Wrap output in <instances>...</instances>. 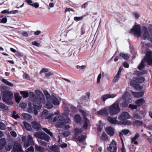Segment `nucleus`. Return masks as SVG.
<instances>
[{
  "mask_svg": "<svg viewBox=\"0 0 152 152\" xmlns=\"http://www.w3.org/2000/svg\"><path fill=\"white\" fill-rule=\"evenodd\" d=\"M130 33L134 34L137 37L142 36L144 39L150 38V40L152 42V30L150 31L149 33L145 27H142L141 30L139 25H135L132 29Z\"/></svg>",
  "mask_w": 152,
  "mask_h": 152,
  "instance_id": "f257e3e1",
  "label": "nucleus"
},
{
  "mask_svg": "<svg viewBox=\"0 0 152 152\" xmlns=\"http://www.w3.org/2000/svg\"><path fill=\"white\" fill-rule=\"evenodd\" d=\"M65 116V117L60 116L53 118L52 116L50 115L46 117L45 119H48V121L50 122H56L57 124L56 125V126L57 127L64 128L68 129L70 128V126L68 125H65L64 124L71 122V121L67 115Z\"/></svg>",
  "mask_w": 152,
  "mask_h": 152,
  "instance_id": "f03ea898",
  "label": "nucleus"
},
{
  "mask_svg": "<svg viewBox=\"0 0 152 152\" xmlns=\"http://www.w3.org/2000/svg\"><path fill=\"white\" fill-rule=\"evenodd\" d=\"M35 93L36 95L33 92H30V95L34 99L33 101L34 108L40 110L42 107L41 104L45 103V99L43 93L40 91L36 90Z\"/></svg>",
  "mask_w": 152,
  "mask_h": 152,
  "instance_id": "7ed1b4c3",
  "label": "nucleus"
},
{
  "mask_svg": "<svg viewBox=\"0 0 152 152\" xmlns=\"http://www.w3.org/2000/svg\"><path fill=\"white\" fill-rule=\"evenodd\" d=\"M145 62H147V64L150 65H152V52L148 51L147 52L146 56L142 60L138 69L140 70L142 69L145 67L144 63Z\"/></svg>",
  "mask_w": 152,
  "mask_h": 152,
  "instance_id": "20e7f679",
  "label": "nucleus"
},
{
  "mask_svg": "<svg viewBox=\"0 0 152 152\" xmlns=\"http://www.w3.org/2000/svg\"><path fill=\"white\" fill-rule=\"evenodd\" d=\"M3 96L2 99L4 102L9 104H12L13 102L11 99L13 97L12 92L6 90L3 92Z\"/></svg>",
  "mask_w": 152,
  "mask_h": 152,
  "instance_id": "39448f33",
  "label": "nucleus"
},
{
  "mask_svg": "<svg viewBox=\"0 0 152 152\" xmlns=\"http://www.w3.org/2000/svg\"><path fill=\"white\" fill-rule=\"evenodd\" d=\"M109 113L110 115H115L118 113L120 111L118 103L115 102L110 106L108 107Z\"/></svg>",
  "mask_w": 152,
  "mask_h": 152,
  "instance_id": "423d86ee",
  "label": "nucleus"
},
{
  "mask_svg": "<svg viewBox=\"0 0 152 152\" xmlns=\"http://www.w3.org/2000/svg\"><path fill=\"white\" fill-rule=\"evenodd\" d=\"M46 98L48 101L50 100L55 105H59L61 101V99L59 97L56 98L54 96H51L46 91H44Z\"/></svg>",
  "mask_w": 152,
  "mask_h": 152,
  "instance_id": "0eeeda50",
  "label": "nucleus"
},
{
  "mask_svg": "<svg viewBox=\"0 0 152 152\" xmlns=\"http://www.w3.org/2000/svg\"><path fill=\"white\" fill-rule=\"evenodd\" d=\"M130 94L127 92H125L123 94L122 98L124 102L122 103V106L124 107L127 106L128 104L130 102L129 101L130 100Z\"/></svg>",
  "mask_w": 152,
  "mask_h": 152,
  "instance_id": "6e6552de",
  "label": "nucleus"
},
{
  "mask_svg": "<svg viewBox=\"0 0 152 152\" xmlns=\"http://www.w3.org/2000/svg\"><path fill=\"white\" fill-rule=\"evenodd\" d=\"M26 137H23L22 138V140L24 142L23 145L25 148H27L30 145L34 144L33 139L31 135H28L27 137L28 141H25Z\"/></svg>",
  "mask_w": 152,
  "mask_h": 152,
  "instance_id": "1a4fd4ad",
  "label": "nucleus"
},
{
  "mask_svg": "<svg viewBox=\"0 0 152 152\" xmlns=\"http://www.w3.org/2000/svg\"><path fill=\"white\" fill-rule=\"evenodd\" d=\"M34 135L37 138L44 140L46 141H48L50 139V137L44 132H36L35 133Z\"/></svg>",
  "mask_w": 152,
  "mask_h": 152,
  "instance_id": "9d476101",
  "label": "nucleus"
},
{
  "mask_svg": "<svg viewBox=\"0 0 152 152\" xmlns=\"http://www.w3.org/2000/svg\"><path fill=\"white\" fill-rule=\"evenodd\" d=\"M131 117L129 114L127 112H122L118 117V119L120 121V123L125 120L129 119Z\"/></svg>",
  "mask_w": 152,
  "mask_h": 152,
  "instance_id": "9b49d317",
  "label": "nucleus"
},
{
  "mask_svg": "<svg viewBox=\"0 0 152 152\" xmlns=\"http://www.w3.org/2000/svg\"><path fill=\"white\" fill-rule=\"evenodd\" d=\"M136 79L135 78H134L133 79L131 80L130 82V85L133 87L134 88L138 90L142 89L143 88L142 87L137 84L138 82L137 81H136Z\"/></svg>",
  "mask_w": 152,
  "mask_h": 152,
  "instance_id": "f8f14e48",
  "label": "nucleus"
},
{
  "mask_svg": "<svg viewBox=\"0 0 152 152\" xmlns=\"http://www.w3.org/2000/svg\"><path fill=\"white\" fill-rule=\"evenodd\" d=\"M116 143L115 141L113 140L107 147V149L110 152H115L117 150Z\"/></svg>",
  "mask_w": 152,
  "mask_h": 152,
  "instance_id": "ddd939ff",
  "label": "nucleus"
},
{
  "mask_svg": "<svg viewBox=\"0 0 152 152\" xmlns=\"http://www.w3.org/2000/svg\"><path fill=\"white\" fill-rule=\"evenodd\" d=\"M117 96L116 93L102 95L101 97V100L103 101H105L106 99L110 98H113Z\"/></svg>",
  "mask_w": 152,
  "mask_h": 152,
  "instance_id": "4468645a",
  "label": "nucleus"
},
{
  "mask_svg": "<svg viewBox=\"0 0 152 152\" xmlns=\"http://www.w3.org/2000/svg\"><path fill=\"white\" fill-rule=\"evenodd\" d=\"M13 150L16 152H23L22 150V146L18 142H15L13 148Z\"/></svg>",
  "mask_w": 152,
  "mask_h": 152,
  "instance_id": "2eb2a0df",
  "label": "nucleus"
},
{
  "mask_svg": "<svg viewBox=\"0 0 152 152\" xmlns=\"http://www.w3.org/2000/svg\"><path fill=\"white\" fill-rule=\"evenodd\" d=\"M105 131L110 136H113L114 134V130L112 127L109 126L106 128Z\"/></svg>",
  "mask_w": 152,
  "mask_h": 152,
  "instance_id": "dca6fc26",
  "label": "nucleus"
},
{
  "mask_svg": "<svg viewBox=\"0 0 152 152\" xmlns=\"http://www.w3.org/2000/svg\"><path fill=\"white\" fill-rule=\"evenodd\" d=\"M97 114L108 116L110 114V113L107 110L106 108H104L98 112Z\"/></svg>",
  "mask_w": 152,
  "mask_h": 152,
  "instance_id": "f3484780",
  "label": "nucleus"
},
{
  "mask_svg": "<svg viewBox=\"0 0 152 152\" xmlns=\"http://www.w3.org/2000/svg\"><path fill=\"white\" fill-rule=\"evenodd\" d=\"M145 102V101L143 98H141L135 101V103L137 106V107H138L142 105Z\"/></svg>",
  "mask_w": 152,
  "mask_h": 152,
  "instance_id": "a211bd4d",
  "label": "nucleus"
},
{
  "mask_svg": "<svg viewBox=\"0 0 152 152\" xmlns=\"http://www.w3.org/2000/svg\"><path fill=\"white\" fill-rule=\"evenodd\" d=\"M71 132L68 131H66L63 133H60V135L58 136V137H59V143H60V142L62 136L67 137L69 136Z\"/></svg>",
  "mask_w": 152,
  "mask_h": 152,
  "instance_id": "6ab92c4d",
  "label": "nucleus"
},
{
  "mask_svg": "<svg viewBox=\"0 0 152 152\" xmlns=\"http://www.w3.org/2000/svg\"><path fill=\"white\" fill-rule=\"evenodd\" d=\"M108 121L110 123L113 124H118L120 123L119 122L116 120V118L109 117L108 118Z\"/></svg>",
  "mask_w": 152,
  "mask_h": 152,
  "instance_id": "aec40b11",
  "label": "nucleus"
},
{
  "mask_svg": "<svg viewBox=\"0 0 152 152\" xmlns=\"http://www.w3.org/2000/svg\"><path fill=\"white\" fill-rule=\"evenodd\" d=\"M40 73H45V76L46 77H48L52 75V74L48 71V69L47 68H43L40 72Z\"/></svg>",
  "mask_w": 152,
  "mask_h": 152,
  "instance_id": "412c9836",
  "label": "nucleus"
},
{
  "mask_svg": "<svg viewBox=\"0 0 152 152\" xmlns=\"http://www.w3.org/2000/svg\"><path fill=\"white\" fill-rule=\"evenodd\" d=\"M131 93L136 98H139L142 96L144 95V92L143 91L135 92L131 91Z\"/></svg>",
  "mask_w": 152,
  "mask_h": 152,
  "instance_id": "4be33fe9",
  "label": "nucleus"
},
{
  "mask_svg": "<svg viewBox=\"0 0 152 152\" xmlns=\"http://www.w3.org/2000/svg\"><path fill=\"white\" fill-rule=\"evenodd\" d=\"M145 115V113L144 112H142L141 113V115H139L138 113H134L133 114L134 117L136 119H140L144 117Z\"/></svg>",
  "mask_w": 152,
  "mask_h": 152,
  "instance_id": "5701e85b",
  "label": "nucleus"
},
{
  "mask_svg": "<svg viewBox=\"0 0 152 152\" xmlns=\"http://www.w3.org/2000/svg\"><path fill=\"white\" fill-rule=\"evenodd\" d=\"M49 148L54 152H59V148L56 145L48 146Z\"/></svg>",
  "mask_w": 152,
  "mask_h": 152,
  "instance_id": "b1692460",
  "label": "nucleus"
},
{
  "mask_svg": "<svg viewBox=\"0 0 152 152\" xmlns=\"http://www.w3.org/2000/svg\"><path fill=\"white\" fill-rule=\"evenodd\" d=\"M140 136V134L138 133H136L134 136L131 139V142L132 143L136 145L138 143L136 141L137 139Z\"/></svg>",
  "mask_w": 152,
  "mask_h": 152,
  "instance_id": "393cba45",
  "label": "nucleus"
},
{
  "mask_svg": "<svg viewBox=\"0 0 152 152\" xmlns=\"http://www.w3.org/2000/svg\"><path fill=\"white\" fill-rule=\"evenodd\" d=\"M32 124L34 129L37 130L40 129L41 126L36 121H33L31 122Z\"/></svg>",
  "mask_w": 152,
  "mask_h": 152,
  "instance_id": "a878e982",
  "label": "nucleus"
},
{
  "mask_svg": "<svg viewBox=\"0 0 152 152\" xmlns=\"http://www.w3.org/2000/svg\"><path fill=\"white\" fill-rule=\"evenodd\" d=\"M75 138L80 142H83L85 139V136L83 135H81L80 136H78L77 135H75Z\"/></svg>",
  "mask_w": 152,
  "mask_h": 152,
  "instance_id": "bb28decb",
  "label": "nucleus"
},
{
  "mask_svg": "<svg viewBox=\"0 0 152 152\" xmlns=\"http://www.w3.org/2000/svg\"><path fill=\"white\" fill-rule=\"evenodd\" d=\"M46 102L45 107L49 109H50L52 108L53 107V105L51 103L50 100L48 101L46 99Z\"/></svg>",
  "mask_w": 152,
  "mask_h": 152,
  "instance_id": "cd10ccee",
  "label": "nucleus"
},
{
  "mask_svg": "<svg viewBox=\"0 0 152 152\" xmlns=\"http://www.w3.org/2000/svg\"><path fill=\"white\" fill-rule=\"evenodd\" d=\"M35 148L36 150L39 152H44L45 151V150L44 148L37 145H35Z\"/></svg>",
  "mask_w": 152,
  "mask_h": 152,
  "instance_id": "c85d7f7f",
  "label": "nucleus"
},
{
  "mask_svg": "<svg viewBox=\"0 0 152 152\" xmlns=\"http://www.w3.org/2000/svg\"><path fill=\"white\" fill-rule=\"evenodd\" d=\"M6 140L4 138L0 139V150H1L2 148L6 144Z\"/></svg>",
  "mask_w": 152,
  "mask_h": 152,
  "instance_id": "c756f323",
  "label": "nucleus"
},
{
  "mask_svg": "<svg viewBox=\"0 0 152 152\" xmlns=\"http://www.w3.org/2000/svg\"><path fill=\"white\" fill-rule=\"evenodd\" d=\"M84 121H83V128L84 129H86L88 126V124L89 123V121L86 118H83Z\"/></svg>",
  "mask_w": 152,
  "mask_h": 152,
  "instance_id": "7c9ffc66",
  "label": "nucleus"
},
{
  "mask_svg": "<svg viewBox=\"0 0 152 152\" xmlns=\"http://www.w3.org/2000/svg\"><path fill=\"white\" fill-rule=\"evenodd\" d=\"M14 95L16 102L18 103H19L22 98V97L20 96L19 93H15L14 94Z\"/></svg>",
  "mask_w": 152,
  "mask_h": 152,
  "instance_id": "2f4dec72",
  "label": "nucleus"
},
{
  "mask_svg": "<svg viewBox=\"0 0 152 152\" xmlns=\"http://www.w3.org/2000/svg\"><path fill=\"white\" fill-rule=\"evenodd\" d=\"M121 124L124 125H130L132 124V122L129 120H126V121H124L120 123Z\"/></svg>",
  "mask_w": 152,
  "mask_h": 152,
  "instance_id": "473e14b6",
  "label": "nucleus"
},
{
  "mask_svg": "<svg viewBox=\"0 0 152 152\" xmlns=\"http://www.w3.org/2000/svg\"><path fill=\"white\" fill-rule=\"evenodd\" d=\"M1 81L8 86H13V85L12 83L4 79H2Z\"/></svg>",
  "mask_w": 152,
  "mask_h": 152,
  "instance_id": "72a5a7b5",
  "label": "nucleus"
},
{
  "mask_svg": "<svg viewBox=\"0 0 152 152\" xmlns=\"http://www.w3.org/2000/svg\"><path fill=\"white\" fill-rule=\"evenodd\" d=\"M23 118L26 120H29L31 118V116L29 114L25 113L23 115Z\"/></svg>",
  "mask_w": 152,
  "mask_h": 152,
  "instance_id": "f704fd0d",
  "label": "nucleus"
},
{
  "mask_svg": "<svg viewBox=\"0 0 152 152\" xmlns=\"http://www.w3.org/2000/svg\"><path fill=\"white\" fill-rule=\"evenodd\" d=\"M0 108L5 110H9L7 106L1 102H0Z\"/></svg>",
  "mask_w": 152,
  "mask_h": 152,
  "instance_id": "c9c22d12",
  "label": "nucleus"
},
{
  "mask_svg": "<svg viewBox=\"0 0 152 152\" xmlns=\"http://www.w3.org/2000/svg\"><path fill=\"white\" fill-rule=\"evenodd\" d=\"M23 124L26 128L28 130H30L31 129V126L30 125L26 122H24Z\"/></svg>",
  "mask_w": 152,
  "mask_h": 152,
  "instance_id": "e433bc0d",
  "label": "nucleus"
},
{
  "mask_svg": "<svg viewBox=\"0 0 152 152\" xmlns=\"http://www.w3.org/2000/svg\"><path fill=\"white\" fill-rule=\"evenodd\" d=\"M104 72H102V73L100 72L99 75H98L97 78V83L98 84H99L100 83V80L102 77V75H103Z\"/></svg>",
  "mask_w": 152,
  "mask_h": 152,
  "instance_id": "4c0bfd02",
  "label": "nucleus"
},
{
  "mask_svg": "<svg viewBox=\"0 0 152 152\" xmlns=\"http://www.w3.org/2000/svg\"><path fill=\"white\" fill-rule=\"evenodd\" d=\"M144 124H143L142 121H135L133 124L134 126H139L140 125H142L143 126V125Z\"/></svg>",
  "mask_w": 152,
  "mask_h": 152,
  "instance_id": "58836bf2",
  "label": "nucleus"
},
{
  "mask_svg": "<svg viewBox=\"0 0 152 152\" xmlns=\"http://www.w3.org/2000/svg\"><path fill=\"white\" fill-rule=\"evenodd\" d=\"M120 55L121 57L124 59H128L129 58V56L128 54L126 53H121L120 54Z\"/></svg>",
  "mask_w": 152,
  "mask_h": 152,
  "instance_id": "ea45409f",
  "label": "nucleus"
},
{
  "mask_svg": "<svg viewBox=\"0 0 152 152\" xmlns=\"http://www.w3.org/2000/svg\"><path fill=\"white\" fill-rule=\"evenodd\" d=\"M75 119L77 123L80 122L81 121V118L79 115H76L75 117Z\"/></svg>",
  "mask_w": 152,
  "mask_h": 152,
  "instance_id": "a19ab883",
  "label": "nucleus"
},
{
  "mask_svg": "<svg viewBox=\"0 0 152 152\" xmlns=\"http://www.w3.org/2000/svg\"><path fill=\"white\" fill-rule=\"evenodd\" d=\"M20 93L23 95V98L27 97L28 96L29 94L27 91H21Z\"/></svg>",
  "mask_w": 152,
  "mask_h": 152,
  "instance_id": "79ce46f5",
  "label": "nucleus"
},
{
  "mask_svg": "<svg viewBox=\"0 0 152 152\" xmlns=\"http://www.w3.org/2000/svg\"><path fill=\"white\" fill-rule=\"evenodd\" d=\"M101 139L104 141H106L108 140V137L106 134L104 133H103L101 137Z\"/></svg>",
  "mask_w": 152,
  "mask_h": 152,
  "instance_id": "37998d69",
  "label": "nucleus"
},
{
  "mask_svg": "<svg viewBox=\"0 0 152 152\" xmlns=\"http://www.w3.org/2000/svg\"><path fill=\"white\" fill-rule=\"evenodd\" d=\"M143 126L149 130H152V125L151 124H149L148 125H147L145 124H144L143 125Z\"/></svg>",
  "mask_w": 152,
  "mask_h": 152,
  "instance_id": "c03bdc74",
  "label": "nucleus"
},
{
  "mask_svg": "<svg viewBox=\"0 0 152 152\" xmlns=\"http://www.w3.org/2000/svg\"><path fill=\"white\" fill-rule=\"evenodd\" d=\"M136 79L137 82L138 83H142L145 80V78L143 77H140Z\"/></svg>",
  "mask_w": 152,
  "mask_h": 152,
  "instance_id": "a18cd8bd",
  "label": "nucleus"
},
{
  "mask_svg": "<svg viewBox=\"0 0 152 152\" xmlns=\"http://www.w3.org/2000/svg\"><path fill=\"white\" fill-rule=\"evenodd\" d=\"M129 107L132 110H134L137 109V107L136 104L135 105H134L131 104H130L129 105Z\"/></svg>",
  "mask_w": 152,
  "mask_h": 152,
  "instance_id": "49530a36",
  "label": "nucleus"
},
{
  "mask_svg": "<svg viewBox=\"0 0 152 152\" xmlns=\"http://www.w3.org/2000/svg\"><path fill=\"white\" fill-rule=\"evenodd\" d=\"M48 114V110H44L42 113V117L45 116L47 115Z\"/></svg>",
  "mask_w": 152,
  "mask_h": 152,
  "instance_id": "de8ad7c7",
  "label": "nucleus"
},
{
  "mask_svg": "<svg viewBox=\"0 0 152 152\" xmlns=\"http://www.w3.org/2000/svg\"><path fill=\"white\" fill-rule=\"evenodd\" d=\"M12 117L15 119H17V118H20V116L19 115L16 114V113L14 111L13 112V113L12 115Z\"/></svg>",
  "mask_w": 152,
  "mask_h": 152,
  "instance_id": "09e8293b",
  "label": "nucleus"
},
{
  "mask_svg": "<svg viewBox=\"0 0 152 152\" xmlns=\"http://www.w3.org/2000/svg\"><path fill=\"white\" fill-rule=\"evenodd\" d=\"M42 129L43 130L45 131V132L47 133L50 136H52L53 135L52 133L50 132L48 129L45 128H42Z\"/></svg>",
  "mask_w": 152,
  "mask_h": 152,
  "instance_id": "8fccbe9b",
  "label": "nucleus"
},
{
  "mask_svg": "<svg viewBox=\"0 0 152 152\" xmlns=\"http://www.w3.org/2000/svg\"><path fill=\"white\" fill-rule=\"evenodd\" d=\"M83 18V16L75 17L74 18V19L75 21H77L82 20Z\"/></svg>",
  "mask_w": 152,
  "mask_h": 152,
  "instance_id": "3c124183",
  "label": "nucleus"
},
{
  "mask_svg": "<svg viewBox=\"0 0 152 152\" xmlns=\"http://www.w3.org/2000/svg\"><path fill=\"white\" fill-rule=\"evenodd\" d=\"M6 126L4 124L2 123H0V129L2 130H5V129Z\"/></svg>",
  "mask_w": 152,
  "mask_h": 152,
  "instance_id": "603ef678",
  "label": "nucleus"
},
{
  "mask_svg": "<svg viewBox=\"0 0 152 152\" xmlns=\"http://www.w3.org/2000/svg\"><path fill=\"white\" fill-rule=\"evenodd\" d=\"M32 45L35 46L37 47H39L40 46V43L38 42L37 41H34L31 42Z\"/></svg>",
  "mask_w": 152,
  "mask_h": 152,
  "instance_id": "864d4df0",
  "label": "nucleus"
},
{
  "mask_svg": "<svg viewBox=\"0 0 152 152\" xmlns=\"http://www.w3.org/2000/svg\"><path fill=\"white\" fill-rule=\"evenodd\" d=\"M120 75L118 73L115 75L114 79V81L115 82H116L120 78Z\"/></svg>",
  "mask_w": 152,
  "mask_h": 152,
  "instance_id": "5fc2aeb1",
  "label": "nucleus"
},
{
  "mask_svg": "<svg viewBox=\"0 0 152 152\" xmlns=\"http://www.w3.org/2000/svg\"><path fill=\"white\" fill-rule=\"evenodd\" d=\"M12 146L11 144L7 145L5 146V149L8 151H10L12 148Z\"/></svg>",
  "mask_w": 152,
  "mask_h": 152,
  "instance_id": "6e6d98bb",
  "label": "nucleus"
},
{
  "mask_svg": "<svg viewBox=\"0 0 152 152\" xmlns=\"http://www.w3.org/2000/svg\"><path fill=\"white\" fill-rule=\"evenodd\" d=\"M98 131L100 132L103 129V125L102 124H97Z\"/></svg>",
  "mask_w": 152,
  "mask_h": 152,
  "instance_id": "4d7b16f0",
  "label": "nucleus"
},
{
  "mask_svg": "<svg viewBox=\"0 0 152 152\" xmlns=\"http://www.w3.org/2000/svg\"><path fill=\"white\" fill-rule=\"evenodd\" d=\"M23 77L24 78H26L27 80H30V79L29 75L26 73H24L23 74Z\"/></svg>",
  "mask_w": 152,
  "mask_h": 152,
  "instance_id": "13d9d810",
  "label": "nucleus"
},
{
  "mask_svg": "<svg viewBox=\"0 0 152 152\" xmlns=\"http://www.w3.org/2000/svg\"><path fill=\"white\" fill-rule=\"evenodd\" d=\"M79 111L80 112L82 113V114L83 115V118H86V113L83 110H81V109H80L79 110Z\"/></svg>",
  "mask_w": 152,
  "mask_h": 152,
  "instance_id": "bf43d9fd",
  "label": "nucleus"
},
{
  "mask_svg": "<svg viewBox=\"0 0 152 152\" xmlns=\"http://www.w3.org/2000/svg\"><path fill=\"white\" fill-rule=\"evenodd\" d=\"M31 6L34 7L36 8H37L39 6V4L38 3L35 2L34 3H33Z\"/></svg>",
  "mask_w": 152,
  "mask_h": 152,
  "instance_id": "052dcab7",
  "label": "nucleus"
},
{
  "mask_svg": "<svg viewBox=\"0 0 152 152\" xmlns=\"http://www.w3.org/2000/svg\"><path fill=\"white\" fill-rule=\"evenodd\" d=\"M121 132L122 134L126 135L130 131L128 129H124L121 131Z\"/></svg>",
  "mask_w": 152,
  "mask_h": 152,
  "instance_id": "680f3d73",
  "label": "nucleus"
},
{
  "mask_svg": "<svg viewBox=\"0 0 152 152\" xmlns=\"http://www.w3.org/2000/svg\"><path fill=\"white\" fill-rule=\"evenodd\" d=\"M10 11H9V10H6L1 11V13L2 14H4L6 13L10 14Z\"/></svg>",
  "mask_w": 152,
  "mask_h": 152,
  "instance_id": "e2e57ef3",
  "label": "nucleus"
},
{
  "mask_svg": "<svg viewBox=\"0 0 152 152\" xmlns=\"http://www.w3.org/2000/svg\"><path fill=\"white\" fill-rule=\"evenodd\" d=\"M21 34L24 36L27 37L28 36V33L24 31H22L21 32Z\"/></svg>",
  "mask_w": 152,
  "mask_h": 152,
  "instance_id": "0e129e2a",
  "label": "nucleus"
},
{
  "mask_svg": "<svg viewBox=\"0 0 152 152\" xmlns=\"http://www.w3.org/2000/svg\"><path fill=\"white\" fill-rule=\"evenodd\" d=\"M75 135H77L79 133H80L82 132V131L78 129H75Z\"/></svg>",
  "mask_w": 152,
  "mask_h": 152,
  "instance_id": "69168bd1",
  "label": "nucleus"
},
{
  "mask_svg": "<svg viewBox=\"0 0 152 152\" xmlns=\"http://www.w3.org/2000/svg\"><path fill=\"white\" fill-rule=\"evenodd\" d=\"M19 106L21 107L23 109H24V108H26V105L25 103H21L20 104Z\"/></svg>",
  "mask_w": 152,
  "mask_h": 152,
  "instance_id": "338daca9",
  "label": "nucleus"
},
{
  "mask_svg": "<svg viewBox=\"0 0 152 152\" xmlns=\"http://www.w3.org/2000/svg\"><path fill=\"white\" fill-rule=\"evenodd\" d=\"M26 1L28 4L31 6L33 3V1L31 0H26Z\"/></svg>",
  "mask_w": 152,
  "mask_h": 152,
  "instance_id": "774afa93",
  "label": "nucleus"
}]
</instances>
